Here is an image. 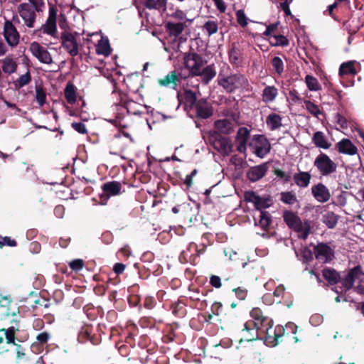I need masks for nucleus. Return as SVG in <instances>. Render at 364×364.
<instances>
[{"label": "nucleus", "instance_id": "nucleus-1", "mask_svg": "<svg viewBox=\"0 0 364 364\" xmlns=\"http://www.w3.org/2000/svg\"><path fill=\"white\" fill-rule=\"evenodd\" d=\"M217 81L218 85L228 93L246 88L248 86V80L242 74L239 73L229 74L224 70L219 73Z\"/></svg>", "mask_w": 364, "mask_h": 364}, {"label": "nucleus", "instance_id": "nucleus-2", "mask_svg": "<svg viewBox=\"0 0 364 364\" xmlns=\"http://www.w3.org/2000/svg\"><path fill=\"white\" fill-rule=\"evenodd\" d=\"M286 224L298 232L299 237L306 239L310 232V225L307 222H302L299 216L291 211L287 210L283 215Z\"/></svg>", "mask_w": 364, "mask_h": 364}, {"label": "nucleus", "instance_id": "nucleus-3", "mask_svg": "<svg viewBox=\"0 0 364 364\" xmlns=\"http://www.w3.org/2000/svg\"><path fill=\"white\" fill-rule=\"evenodd\" d=\"M314 166L323 176H328L337 170V164L325 153L321 152L314 161Z\"/></svg>", "mask_w": 364, "mask_h": 364}, {"label": "nucleus", "instance_id": "nucleus-4", "mask_svg": "<svg viewBox=\"0 0 364 364\" xmlns=\"http://www.w3.org/2000/svg\"><path fill=\"white\" fill-rule=\"evenodd\" d=\"M11 323H14L15 325H13L7 328H3L0 329V332H3L4 333L6 343L9 345H16V341L18 343H23L26 341L28 338V333L22 336H19L18 334L19 332V321L13 319Z\"/></svg>", "mask_w": 364, "mask_h": 364}, {"label": "nucleus", "instance_id": "nucleus-5", "mask_svg": "<svg viewBox=\"0 0 364 364\" xmlns=\"http://www.w3.org/2000/svg\"><path fill=\"white\" fill-rule=\"evenodd\" d=\"M251 316L254 318V325L257 329L265 333L268 336L271 337V332L272 330V320L268 317L262 315L259 309L255 308L251 311Z\"/></svg>", "mask_w": 364, "mask_h": 364}, {"label": "nucleus", "instance_id": "nucleus-6", "mask_svg": "<svg viewBox=\"0 0 364 364\" xmlns=\"http://www.w3.org/2000/svg\"><path fill=\"white\" fill-rule=\"evenodd\" d=\"M102 193L100 194L99 204H107L109 198L116 196L122 193V184L119 181H113L105 183L102 186Z\"/></svg>", "mask_w": 364, "mask_h": 364}, {"label": "nucleus", "instance_id": "nucleus-7", "mask_svg": "<svg viewBox=\"0 0 364 364\" xmlns=\"http://www.w3.org/2000/svg\"><path fill=\"white\" fill-rule=\"evenodd\" d=\"M18 12L24 22V25L30 28L34 27L37 11L28 3H22L18 6Z\"/></svg>", "mask_w": 364, "mask_h": 364}, {"label": "nucleus", "instance_id": "nucleus-8", "mask_svg": "<svg viewBox=\"0 0 364 364\" xmlns=\"http://www.w3.org/2000/svg\"><path fill=\"white\" fill-rule=\"evenodd\" d=\"M245 200L253 203L256 209L262 210L267 208L273 204L270 196H259L254 191H247L245 194Z\"/></svg>", "mask_w": 364, "mask_h": 364}, {"label": "nucleus", "instance_id": "nucleus-9", "mask_svg": "<svg viewBox=\"0 0 364 364\" xmlns=\"http://www.w3.org/2000/svg\"><path fill=\"white\" fill-rule=\"evenodd\" d=\"M184 64L193 75H199L200 70L205 65L203 58L196 53H188L184 57Z\"/></svg>", "mask_w": 364, "mask_h": 364}, {"label": "nucleus", "instance_id": "nucleus-10", "mask_svg": "<svg viewBox=\"0 0 364 364\" xmlns=\"http://www.w3.org/2000/svg\"><path fill=\"white\" fill-rule=\"evenodd\" d=\"M29 50L41 63L48 65L53 63L50 53L38 42H32L30 45Z\"/></svg>", "mask_w": 364, "mask_h": 364}, {"label": "nucleus", "instance_id": "nucleus-11", "mask_svg": "<svg viewBox=\"0 0 364 364\" xmlns=\"http://www.w3.org/2000/svg\"><path fill=\"white\" fill-rule=\"evenodd\" d=\"M60 39L62 46L71 56H76L78 54V45L73 33L64 31L61 33Z\"/></svg>", "mask_w": 364, "mask_h": 364}, {"label": "nucleus", "instance_id": "nucleus-12", "mask_svg": "<svg viewBox=\"0 0 364 364\" xmlns=\"http://www.w3.org/2000/svg\"><path fill=\"white\" fill-rule=\"evenodd\" d=\"M4 36L10 46L15 47L18 45L20 35L14 25L10 21H6L4 23Z\"/></svg>", "mask_w": 364, "mask_h": 364}, {"label": "nucleus", "instance_id": "nucleus-13", "mask_svg": "<svg viewBox=\"0 0 364 364\" xmlns=\"http://www.w3.org/2000/svg\"><path fill=\"white\" fill-rule=\"evenodd\" d=\"M57 9L54 6L50 7L49 15L45 24L42 25L41 30L43 33L55 36L57 33L56 27Z\"/></svg>", "mask_w": 364, "mask_h": 364}, {"label": "nucleus", "instance_id": "nucleus-14", "mask_svg": "<svg viewBox=\"0 0 364 364\" xmlns=\"http://www.w3.org/2000/svg\"><path fill=\"white\" fill-rule=\"evenodd\" d=\"M314 253L316 259L322 263L329 262L333 256L332 249L323 243H319L316 245L314 248Z\"/></svg>", "mask_w": 364, "mask_h": 364}, {"label": "nucleus", "instance_id": "nucleus-15", "mask_svg": "<svg viewBox=\"0 0 364 364\" xmlns=\"http://www.w3.org/2000/svg\"><path fill=\"white\" fill-rule=\"evenodd\" d=\"M181 79L182 76L181 73H179L176 70H174L170 72L163 78L159 79L158 80V82L161 86L170 87L176 90L178 84L180 83Z\"/></svg>", "mask_w": 364, "mask_h": 364}, {"label": "nucleus", "instance_id": "nucleus-16", "mask_svg": "<svg viewBox=\"0 0 364 364\" xmlns=\"http://www.w3.org/2000/svg\"><path fill=\"white\" fill-rule=\"evenodd\" d=\"M271 149V144L268 139L262 136L258 135L255 139V154L259 158H264Z\"/></svg>", "mask_w": 364, "mask_h": 364}, {"label": "nucleus", "instance_id": "nucleus-17", "mask_svg": "<svg viewBox=\"0 0 364 364\" xmlns=\"http://www.w3.org/2000/svg\"><path fill=\"white\" fill-rule=\"evenodd\" d=\"M311 193L314 198L320 203H326L331 198L328 188L321 183H318L311 187Z\"/></svg>", "mask_w": 364, "mask_h": 364}, {"label": "nucleus", "instance_id": "nucleus-18", "mask_svg": "<svg viewBox=\"0 0 364 364\" xmlns=\"http://www.w3.org/2000/svg\"><path fill=\"white\" fill-rule=\"evenodd\" d=\"M363 275L360 266H356L351 269L345 277L341 279V283L346 289H350L353 287L355 279L360 278Z\"/></svg>", "mask_w": 364, "mask_h": 364}, {"label": "nucleus", "instance_id": "nucleus-19", "mask_svg": "<svg viewBox=\"0 0 364 364\" xmlns=\"http://www.w3.org/2000/svg\"><path fill=\"white\" fill-rule=\"evenodd\" d=\"M97 35L100 36V39L97 41V43L95 45L96 53L98 55H102L105 57H107L112 52L109 39L107 37L102 36L101 32L100 33L97 32L92 33V36Z\"/></svg>", "mask_w": 364, "mask_h": 364}, {"label": "nucleus", "instance_id": "nucleus-20", "mask_svg": "<svg viewBox=\"0 0 364 364\" xmlns=\"http://www.w3.org/2000/svg\"><path fill=\"white\" fill-rule=\"evenodd\" d=\"M250 137V131L246 127H240L235 137L237 150L240 153H245L247 150L246 144Z\"/></svg>", "mask_w": 364, "mask_h": 364}, {"label": "nucleus", "instance_id": "nucleus-21", "mask_svg": "<svg viewBox=\"0 0 364 364\" xmlns=\"http://www.w3.org/2000/svg\"><path fill=\"white\" fill-rule=\"evenodd\" d=\"M336 149L343 154L353 156L358 154L357 147L348 139H343L336 143Z\"/></svg>", "mask_w": 364, "mask_h": 364}, {"label": "nucleus", "instance_id": "nucleus-22", "mask_svg": "<svg viewBox=\"0 0 364 364\" xmlns=\"http://www.w3.org/2000/svg\"><path fill=\"white\" fill-rule=\"evenodd\" d=\"M214 126L219 133L230 134L233 132L235 124L232 119H223L215 121Z\"/></svg>", "mask_w": 364, "mask_h": 364}, {"label": "nucleus", "instance_id": "nucleus-23", "mask_svg": "<svg viewBox=\"0 0 364 364\" xmlns=\"http://www.w3.org/2000/svg\"><path fill=\"white\" fill-rule=\"evenodd\" d=\"M197 117L201 119H207L212 116V107L205 100H199L195 105Z\"/></svg>", "mask_w": 364, "mask_h": 364}, {"label": "nucleus", "instance_id": "nucleus-24", "mask_svg": "<svg viewBox=\"0 0 364 364\" xmlns=\"http://www.w3.org/2000/svg\"><path fill=\"white\" fill-rule=\"evenodd\" d=\"M215 148L223 155L228 156L232 151V144L228 138H220L214 144Z\"/></svg>", "mask_w": 364, "mask_h": 364}, {"label": "nucleus", "instance_id": "nucleus-25", "mask_svg": "<svg viewBox=\"0 0 364 364\" xmlns=\"http://www.w3.org/2000/svg\"><path fill=\"white\" fill-rule=\"evenodd\" d=\"M267 172L265 165H259L251 168L247 173V176L251 181H257L262 178Z\"/></svg>", "mask_w": 364, "mask_h": 364}, {"label": "nucleus", "instance_id": "nucleus-26", "mask_svg": "<svg viewBox=\"0 0 364 364\" xmlns=\"http://www.w3.org/2000/svg\"><path fill=\"white\" fill-rule=\"evenodd\" d=\"M188 26V24L185 23L169 21L166 24V28L170 36L177 38L183 32L185 28Z\"/></svg>", "mask_w": 364, "mask_h": 364}, {"label": "nucleus", "instance_id": "nucleus-27", "mask_svg": "<svg viewBox=\"0 0 364 364\" xmlns=\"http://www.w3.org/2000/svg\"><path fill=\"white\" fill-rule=\"evenodd\" d=\"M312 141L318 148L328 149L331 144L328 141L325 134L320 131L316 132L312 137Z\"/></svg>", "mask_w": 364, "mask_h": 364}, {"label": "nucleus", "instance_id": "nucleus-28", "mask_svg": "<svg viewBox=\"0 0 364 364\" xmlns=\"http://www.w3.org/2000/svg\"><path fill=\"white\" fill-rule=\"evenodd\" d=\"M293 178L297 186L304 188L309 185L311 176L309 172L299 171L294 175Z\"/></svg>", "mask_w": 364, "mask_h": 364}, {"label": "nucleus", "instance_id": "nucleus-29", "mask_svg": "<svg viewBox=\"0 0 364 364\" xmlns=\"http://www.w3.org/2000/svg\"><path fill=\"white\" fill-rule=\"evenodd\" d=\"M278 95V90L274 86H266L262 94V102L267 104L275 100Z\"/></svg>", "mask_w": 364, "mask_h": 364}, {"label": "nucleus", "instance_id": "nucleus-30", "mask_svg": "<svg viewBox=\"0 0 364 364\" xmlns=\"http://www.w3.org/2000/svg\"><path fill=\"white\" fill-rule=\"evenodd\" d=\"M2 63V70L6 74H11L16 71L18 65L16 62L10 56H7L1 60Z\"/></svg>", "mask_w": 364, "mask_h": 364}, {"label": "nucleus", "instance_id": "nucleus-31", "mask_svg": "<svg viewBox=\"0 0 364 364\" xmlns=\"http://www.w3.org/2000/svg\"><path fill=\"white\" fill-rule=\"evenodd\" d=\"M266 123L270 130H276L282 125V117L280 115L275 113L269 114L267 117Z\"/></svg>", "mask_w": 364, "mask_h": 364}, {"label": "nucleus", "instance_id": "nucleus-32", "mask_svg": "<svg viewBox=\"0 0 364 364\" xmlns=\"http://www.w3.org/2000/svg\"><path fill=\"white\" fill-rule=\"evenodd\" d=\"M77 341L80 343H85L91 341V326L84 323L78 333Z\"/></svg>", "mask_w": 364, "mask_h": 364}, {"label": "nucleus", "instance_id": "nucleus-33", "mask_svg": "<svg viewBox=\"0 0 364 364\" xmlns=\"http://www.w3.org/2000/svg\"><path fill=\"white\" fill-rule=\"evenodd\" d=\"M178 97H181L184 100L186 105L191 107L197 103V97L196 93L190 90H185L183 93L178 92Z\"/></svg>", "mask_w": 364, "mask_h": 364}, {"label": "nucleus", "instance_id": "nucleus-34", "mask_svg": "<svg viewBox=\"0 0 364 364\" xmlns=\"http://www.w3.org/2000/svg\"><path fill=\"white\" fill-rule=\"evenodd\" d=\"M215 75L216 72L213 65H208L202 68L198 76H201L203 82L205 84H208Z\"/></svg>", "mask_w": 364, "mask_h": 364}, {"label": "nucleus", "instance_id": "nucleus-35", "mask_svg": "<svg viewBox=\"0 0 364 364\" xmlns=\"http://www.w3.org/2000/svg\"><path fill=\"white\" fill-rule=\"evenodd\" d=\"M338 220V215L332 211L326 212L322 217V222L328 228H333Z\"/></svg>", "mask_w": 364, "mask_h": 364}, {"label": "nucleus", "instance_id": "nucleus-36", "mask_svg": "<svg viewBox=\"0 0 364 364\" xmlns=\"http://www.w3.org/2000/svg\"><path fill=\"white\" fill-rule=\"evenodd\" d=\"M141 4L149 9L160 10L164 9L166 0H141Z\"/></svg>", "mask_w": 364, "mask_h": 364}, {"label": "nucleus", "instance_id": "nucleus-37", "mask_svg": "<svg viewBox=\"0 0 364 364\" xmlns=\"http://www.w3.org/2000/svg\"><path fill=\"white\" fill-rule=\"evenodd\" d=\"M75 87L71 82H68L65 87L64 93L67 102L73 105L76 102Z\"/></svg>", "mask_w": 364, "mask_h": 364}, {"label": "nucleus", "instance_id": "nucleus-38", "mask_svg": "<svg viewBox=\"0 0 364 364\" xmlns=\"http://www.w3.org/2000/svg\"><path fill=\"white\" fill-rule=\"evenodd\" d=\"M323 276L331 284L337 283L340 279L339 274L333 269H324Z\"/></svg>", "mask_w": 364, "mask_h": 364}, {"label": "nucleus", "instance_id": "nucleus-39", "mask_svg": "<svg viewBox=\"0 0 364 364\" xmlns=\"http://www.w3.org/2000/svg\"><path fill=\"white\" fill-rule=\"evenodd\" d=\"M202 29L208 36L215 34L218 31V23L217 21L208 20L203 24Z\"/></svg>", "mask_w": 364, "mask_h": 364}, {"label": "nucleus", "instance_id": "nucleus-40", "mask_svg": "<svg viewBox=\"0 0 364 364\" xmlns=\"http://www.w3.org/2000/svg\"><path fill=\"white\" fill-rule=\"evenodd\" d=\"M303 103L306 110L314 117L318 118L321 114V111L320 110L318 106L311 101L309 100H304Z\"/></svg>", "mask_w": 364, "mask_h": 364}, {"label": "nucleus", "instance_id": "nucleus-41", "mask_svg": "<svg viewBox=\"0 0 364 364\" xmlns=\"http://www.w3.org/2000/svg\"><path fill=\"white\" fill-rule=\"evenodd\" d=\"M305 82L310 91L316 92L321 89V85H320L318 80L312 75H307L305 77Z\"/></svg>", "mask_w": 364, "mask_h": 364}, {"label": "nucleus", "instance_id": "nucleus-42", "mask_svg": "<svg viewBox=\"0 0 364 364\" xmlns=\"http://www.w3.org/2000/svg\"><path fill=\"white\" fill-rule=\"evenodd\" d=\"M356 71L352 62L344 63L341 65L339 68V75L341 76L354 75Z\"/></svg>", "mask_w": 364, "mask_h": 364}, {"label": "nucleus", "instance_id": "nucleus-43", "mask_svg": "<svg viewBox=\"0 0 364 364\" xmlns=\"http://www.w3.org/2000/svg\"><path fill=\"white\" fill-rule=\"evenodd\" d=\"M348 192L342 191L339 193H338L336 196H335L333 203L338 207H344L347 204L348 197Z\"/></svg>", "mask_w": 364, "mask_h": 364}, {"label": "nucleus", "instance_id": "nucleus-44", "mask_svg": "<svg viewBox=\"0 0 364 364\" xmlns=\"http://www.w3.org/2000/svg\"><path fill=\"white\" fill-rule=\"evenodd\" d=\"M125 108L129 114L133 115L140 114L141 112V105L133 100H129L125 103Z\"/></svg>", "mask_w": 364, "mask_h": 364}, {"label": "nucleus", "instance_id": "nucleus-45", "mask_svg": "<svg viewBox=\"0 0 364 364\" xmlns=\"http://www.w3.org/2000/svg\"><path fill=\"white\" fill-rule=\"evenodd\" d=\"M171 17L176 20L182 21L181 23H185L188 25H191L194 21V18H187L185 11L181 9H176V11L171 14Z\"/></svg>", "mask_w": 364, "mask_h": 364}, {"label": "nucleus", "instance_id": "nucleus-46", "mask_svg": "<svg viewBox=\"0 0 364 364\" xmlns=\"http://www.w3.org/2000/svg\"><path fill=\"white\" fill-rule=\"evenodd\" d=\"M280 199L283 203L289 205L294 204L297 201L296 194L291 191L282 192Z\"/></svg>", "mask_w": 364, "mask_h": 364}, {"label": "nucleus", "instance_id": "nucleus-47", "mask_svg": "<svg viewBox=\"0 0 364 364\" xmlns=\"http://www.w3.org/2000/svg\"><path fill=\"white\" fill-rule=\"evenodd\" d=\"M272 65L276 73L281 75L284 72V63L279 57H274L272 60Z\"/></svg>", "mask_w": 364, "mask_h": 364}, {"label": "nucleus", "instance_id": "nucleus-48", "mask_svg": "<svg viewBox=\"0 0 364 364\" xmlns=\"http://www.w3.org/2000/svg\"><path fill=\"white\" fill-rule=\"evenodd\" d=\"M259 218V224L262 228H266L271 223V217L268 212L261 210Z\"/></svg>", "mask_w": 364, "mask_h": 364}, {"label": "nucleus", "instance_id": "nucleus-49", "mask_svg": "<svg viewBox=\"0 0 364 364\" xmlns=\"http://www.w3.org/2000/svg\"><path fill=\"white\" fill-rule=\"evenodd\" d=\"M31 81V76L29 71H28L26 74L22 75L18 77L16 80V86L21 88L29 84Z\"/></svg>", "mask_w": 364, "mask_h": 364}, {"label": "nucleus", "instance_id": "nucleus-50", "mask_svg": "<svg viewBox=\"0 0 364 364\" xmlns=\"http://www.w3.org/2000/svg\"><path fill=\"white\" fill-rule=\"evenodd\" d=\"M274 42L271 41L274 46H287L289 45L288 39L282 35H274L272 36Z\"/></svg>", "mask_w": 364, "mask_h": 364}, {"label": "nucleus", "instance_id": "nucleus-51", "mask_svg": "<svg viewBox=\"0 0 364 364\" xmlns=\"http://www.w3.org/2000/svg\"><path fill=\"white\" fill-rule=\"evenodd\" d=\"M237 23L242 26L245 27L248 24V19L245 14L244 10H237L235 13Z\"/></svg>", "mask_w": 364, "mask_h": 364}, {"label": "nucleus", "instance_id": "nucleus-52", "mask_svg": "<svg viewBox=\"0 0 364 364\" xmlns=\"http://www.w3.org/2000/svg\"><path fill=\"white\" fill-rule=\"evenodd\" d=\"M240 54L237 49L232 48L229 52V59L230 62L233 65H239L240 63Z\"/></svg>", "mask_w": 364, "mask_h": 364}, {"label": "nucleus", "instance_id": "nucleus-53", "mask_svg": "<svg viewBox=\"0 0 364 364\" xmlns=\"http://www.w3.org/2000/svg\"><path fill=\"white\" fill-rule=\"evenodd\" d=\"M36 98L39 105L43 106L46 103V95L42 88H36Z\"/></svg>", "mask_w": 364, "mask_h": 364}, {"label": "nucleus", "instance_id": "nucleus-54", "mask_svg": "<svg viewBox=\"0 0 364 364\" xmlns=\"http://www.w3.org/2000/svg\"><path fill=\"white\" fill-rule=\"evenodd\" d=\"M70 267L72 269V270L75 272H78L81 270L84 266V262L82 259H76L73 261H71L69 263Z\"/></svg>", "mask_w": 364, "mask_h": 364}, {"label": "nucleus", "instance_id": "nucleus-55", "mask_svg": "<svg viewBox=\"0 0 364 364\" xmlns=\"http://www.w3.org/2000/svg\"><path fill=\"white\" fill-rule=\"evenodd\" d=\"M50 338V333L46 331H44V332L40 333L39 334L37 335L36 340L38 341V342L40 344L43 345V344H46L48 343Z\"/></svg>", "mask_w": 364, "mask_h": 364}, {"label": "nucleus", "instance_id": "nucleus-56", "mask_svg": "<svg viewBox=\"0 0 364 364\" xmlns=\"http://www.w3.org/2000/svg\"><path fill=\"white\" fill-rule=\"evenodd\" d=\"M233 291L235 293L236 296L240 300L245 299L247 294V291L245 289L240 287L234 289Z\"/></svg>", "mask_w": 364, "mask_h": 364}, {"label": "nucleus", "instance_id": "nucleus-57", "mask_svg": "<svg viewBox=\"0 0 364 364\" xmlns=\"http://www.w3.org/2000/svg\"><path fill=\"white\" fill-rule=\"evenodd\" d=\"M29 4L33 6L34 9L37 11V12L42 11V7L44 6V3L43 0H28Z\"/></svg>", "mask_w": 364, "mask_h": 364}, {"label": "nucleus", "instance_id": "nucleus-58", "mask_svg": "<svg viewBox=\"0 0 364 364\" xmlns=\"http://www.w3.org/2000/svg\"><path fill=\"white\" fill-rule=\"evenodd\" d=\"M72 127L80 134H85L87 132L85 124L82 122H74L72 124Z\"/></svg>", "mask_w": 364, "mask_h": 364}, {"label": "nucleus", "instance_id": "nucleus-59", "mask_svg": "<svg viewBox=\"0 0 364 364\" xmlns=\"http://www.w3.org/2000/svg\"><path fill=\"white\" fill-rule=\"evenodd\" d=\"M16 347V358L17 359H21L25 357V348L20 344L16 343L14 345Z\"/></svg>", "mask_w": 364, "mask_h": 364}, {"label": "nucleus", "instance_id": "nucleus-60", "mask_svg": "<svg viewBox=\"0 0 364 364\" xmlns=\"http://www.w3.org/2000/svg\"><path fill=\"white\" fill-rule=\"evenodd\" d=\"M210 283L215 288H220L222 285L220 278L215 275L211 276Z\"/></svg>", "mask_w": 364, "mask_h": 364}, {"label": "nucleus", "instance_id": "nucleus-61", "mask_svg": "<svg viewBox=\"0 0 364 364\" xmlns=\"http://www.w3.org/2000/svg\"><path fill=\"white\" fill-rule=\"evenodd\" d=\"M217 9L220 13H224L226 10V4L223 0H213Z\"/></svg>", "mask_w": 364, "mask_h": 364}, {"label": "nucleus", "instance_id": "nucleus-62", "mask_svg": "<svg viewBox=\"0 0 364 364\" xmlns=\"http://www.w3.org/2000/svg\"><path fill=\"white\" fill-rule=\"evenodd\" d=\"M58 24L60 28L66 31V28L68 27V23L66 16L65 14H60L58 18Z\"/></svg>", "mask_w": 364, "mask_h": 364}, {"label": "nucleus", "instance_id": "nucleus-63", "mask_svg": "<svg viewBox=\"0 0 364 364\" xmlns=\"http://www.w3.org/2000/svg\"><path fill=\"white\" fill-rule=\"evenodd\" d=\"M54 213L56 215V217L62 218L65 213V208L63 207V205H59L55 206L54 209Z\"/></svg>", "mask_w": 364, "mask_h": 364}, {"label": "nucleus", "instance_id": "nucleus-64", "mask_svg": "<svg viewBox=\"0 0 364 364\" xmlns=\"http://www.w3.org/2000/svg\"><path fill=\"white\" fill-rule=\"evenodd\" d=\"M289 96L292 102H299L301 103L304 101V99H301L299 95L298 92L296 91H291L289 92Z\"/></svg>", "mask_w": 364, "mask_h": 364}]
</instances>
